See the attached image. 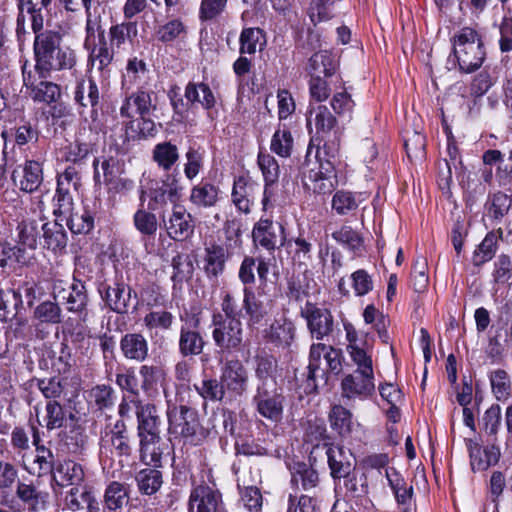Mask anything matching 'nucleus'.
I'll return each instance as SVG.
<instances>
[{
    "mask_svg": "<svg viewBox=\"0 0 512 512\" xmlns=\"http://www.w3.org/2000/svg\"><path fill=\"white\" fill-rule=\"evenodd\" d=\"M34 69L39 78L47 79L52 72L70 70L76 64V54L59 31L46 30L33 42Z\"/></svg>",
    "mask_w": 512,
    "mask_h": 512,
    "instance_id": "1",
    "label": "nucleus"
},
{
    "mask_svg": "<svg viewBox=\"0 0 512 512\" xmlns=\"http://www.w3.org/2000/svg\"><path fill=\"white\" fill-rule=\"evenodd\" d=\"M452 51L449 59L457 64L462 73L477 71L484 63L486 51L482 36L473 27L464 26L450 38Z\"/></svg>",
    "mask_w": 512,
    "mask_h": 512,
    "instance_id": "2",
    "label": "nucleus"
},
{
    "mask_svg": "<svg viewBox=\"0 0 512 512\" xmlns=\"http://www.w3.org/2000/svg\"><path fill=\"white\" fill-rule=\"evenodd\" d=\"M167 419L169 434L181 438L185 444L198 446L209 436V430L200 424L197 412L186 405L168 406Z\"/></svg>",
    "mask_w": 512,
    "mask_h": 512,
    "instance_id": "3",
    "label": "nucleus"
},
{
    "mask_svg": "<svg viewBox=\"0 0 512 512\" xmlns=\"http://www.w3.org/2000/svg\"><path fill=\"white\" fill-rule=\"evenodd\" d=\"M212 339L223 352L239 350L243 342L241 319H226L220 312L212 315Z\"/></svg>",
    "mask_w": 512,
    "mask_h": 512,
    "instance_id": "4",
    "label": "nucleus"
},
{
    "mask_svg": "<svg viewBox=\"0 0 512 512\" xmlns=\"http://www.w3.org/2000/svg\"><path fill=\"white\" fill-rule=\"evenodd\" d=\"M299 314L305 320L312 339L323 341L332 335L335 321L328 308L306 301L305 305L300 308Z\"/></svg>",
    "mask_w": 512,
    "mask_h": 512,
    "instance_id": "5",
    "label": "nucleus"
},
{
    "mask_svg": "<svg viewBox=\"0 0 512 512\" xmlns=\"http://www.w3.org/2000/svg\"><path fill=\"white\" fill-rule=\"evenodd\" d=\"M53 297L68 312L76 314L82 321L86 320L89 298L82 281L74 279L68 288L62 287V282L54 284Z\"/></svg>",
    "mask_w": 512,
    "mask_h": 512,
    "instance_id": "6",
    "label": "nucleus"
},
{
    "mask_svg": "<svg viewBox=\"0 0 512 512\" xmlns=\"http://www.w3.org/2000/svg\"><path fill=\"white\" fill-rule=\"evenodd\" d=\"M374 392V375L353 372L346 374L340 383L341 400L348 407H353L357 401L369 399Z\"/></svg>",
    "mask_w": 512,
    "mask_h": 512,
    "instance_id": "7",
    "label": "nucleus"
},
{
    "mask_svg": "<svg viewBox=\"0 0 512 512\" xmlns=\"http://www.w3.org/2000/svg\"><path fill=\"white\" fill-rule=\"evenodd\" d=\"M95 183H104L110 191L120 193L130 190L134 182L119 176V163L113 157L95 158L93 161Z\"/></svg>",
    "mask_w": 512,
    "mask_h": 512,
    "instance_id": "8",
    "label": "nucleus"
},
{
    "mask_svg": "<svg viewBox=\"0 0 512 512\" xmlns=\"http://www.w3.org/2000/svg\"><path fill=\"white\" fill-rule=\"evenodd\" d=\"M220 379L229 401L241 397L247 390L248 371L238 359L229 360L224 364Z\"/></svg>",
    "mask_w": 512,
    "mask_h": 512,
    "instance_id": "9",
    "label": "nucleus"
},
{
    "mask_svg": "<svg viewBox=\"0 0 512 512\" xmlns=\"http://www.w3.org/2000/svg\"><path fill=\"white\" fill-rule=\"evenodd\" d=\"M303 182L305 187L314 193H331L338 185L335 167L330 162L320 160L317 167L303 172Z\"/></svg>",
    "mask_w": 512,
    "mask_h": 512,
    "instance_id": "10",
    "label": "nucleus"
},
{
    "mask_svg": "<svg viewBox=\"0 0 512 512\" xmlns=\"http://www.w3.org/2000/svg\"><path fill=\"white\" fill-rule=\"evenodd\" d=\"M259 192L260 185L257 182L249 176L241 175L234 179L231 201L239 212L249 214Z\"/></svg>",
    "mask_w": 512,
    "mask_h": 512,
    "instance_id": "11",
    "label": "nucleus"
},
{
    "mask_svg": "<svg viewBox=\"0 0 512 512\" xmlns=\"http://www.w3.org/2000/svg\"><path fill=\"white\" fill-rule=\"evenodd\" d=\"M154 92L138 88L126 96L120 107V115L123 118L133 119L135 115L149 116L156 110L153 100Z\"/></svg>",
    "mask_w": 512,
    "mask_h": 512,
    "instance_id": "12",
    "label": "nucleus"
},
{
    "mask_svg": "<svg viewBox=\"0 0 512 512\" xmlns=\"http://www.w3.org/2000/svg\"><path fill=\"white\" fill-rule=\"evenodd\" d=\"M253 241L266 250H275L285 241L284 227L269 219H260L253 227Z\"/></svg>",
    "mask_w": 512,
    "mask_h": 512,
    "instance_id": "13",
    "label": "nucleus"
},
{
    "mask_svg": "<svg viewBox=\"0 0 512 512\" xmlns=\"http://www.w3.org/2000/svg\"><path fill=\"white\" fill-rule=\"evenodd\" d=\"M136 406L137 436L138 438H159L161 432V418L155 405L132 400Z\"/></svg>",
    "mask_w": 512,
    "mask_h": 512,
    "instance_id": "14",
    "label": "nucleus"
},
{
    "mask_svg": "<svg viewBox=\"0 0 512 512\" xmlns=\"http://www.w3.org/2000/svg\"><path fill=\"white\" fill-rule=\"evenodd\" d=\"M200 325L198 315H192L185 325L181 326L179 336V352L182 356H197L203 352L205 341L202 335L196 331Z\"/></svg>",
    "mask_w": 512,
    "mask_h": 512,
    "instance_id": "15",
    "label": "nucleus"
},
{
    "mask_svg": "<svg viewBox=\"0 0 512 512\" xmlns=\"http://www.w3.org/2000/svg\"><path fill=\"white\" fill-rule=\"evenodd\" d=\"M223 504L221 493L213 487L200 484L195 486L189 497V511L218 512Z\"/></svg>",
    "mask_w": 512,
    "mask_h": 512,
    "instance_id": "16",
    "label": "nucleus"
},
{
    "mask_svg": "<svg viewBox=\"0 0 512 512\" xmlns=\"http://www.w3.org/2000/svg\"><path fill=\"white\" fill-rule=\"evenodd\" d=\"M263 385H265V382H263ZM253 401L261 416L274 422L282 418L284 397L276 390L269 391L264 386H259Z\"/></svg>",
    "mask_w": 512,
    "mask_h": 512,
    "instance_id": "17",
    "label": "nucleus"
},
{
    "mask_svg": "<svg viewBox=\"0 0 512 512\" xmlns=\"http://www.w3.org/2000/svg\"><path fill=\"white\" fill-rule=\"evenodd\" d=\"M330 349V345H326L324 343H313L310 346L309 351V364L307 366V372L303 374L305 379L301 386L304 389V392L307 394L313 393L317 390L318 379H323L325 376V371L320 367L322 356L325 357L326 352Z\"/></svg>",
    "mask_w": 512,
    "mask_h": 512,
    "instance_id": "18",
    "label": "nucleus"
},
{
    "mask_svg": "<svg viewBox=\"0 0 512 512\" xmlns=\"http://www.w3.org/2000/svg\"><path fill=\"white\" fill-rule=\"evenodd\" d=\"M12 178L21 191L33 193L43 182L42 164L35 160H26L13 171Z\"/></svg>",
    "mask_w": 512,
    "mask_h": 512,
    "instance_id": "19",
    "label": "nucleus"
},
{
    "mask_svg": "<svg viewBox=\"0 0 512 512\" xmlns=\"http://www.w3.org/2000/svg\"><path fill=\"white\" fill-rule=\"evenodd\" d=\"M88 52V66L96 69L103 80L110 78L114 60V48L109 47L107 39L85 48Z\"/></svg>",
    "mask_w": 512,
    "mask_h": 512,
    "instance_id": "20",
    "label": "nucleus"
},
{
    "mask_svg": "<svg viewBox=\"0 0 512 512\" xmlns=\"http://www.w3.org/2000/svg\"><path fill=\"white\" fill-rule=\"evenodd\" d=\"M194 228L195 224L191 214L183 206L174 205L166 225L169 237L177 241L186 240L193 235Z\"/></svg>",
    "mask_w": 512,
    "mask_h": 512,
    "instance_id": "21",
    "label": "nucleus"
},
{
    "mask_svg": "<svg viewBox=\"0 0 512 512\" xmlns=\"http://www.w3.org/2000/svg\"><path fill=\"white\" fill-rule=\"evenodd\" d=\"M131 292V288L122 281H115L112 285H106L100 289L107 307L118 314L128 312Z\"/></svg>",
    "mask_w": 512,
    "mask_h": 512,
    "instance_id": "22",
    "label": "nucleus"
},
{
    "mask_svg": "<svg viewBox=\"0 0 512 512\" xmlns=\"http://www.w3.org/2000/svg\"><path fill=\"white\" fill-rule=\"evenodd\" d=\"M229 258L227 249L222 245L212 243L204 248L202 269L209 279H217L223 274Z\"/></svg>",
    "mask_w": 512,
    "mask_h": 512,
    "instance_id": "23",
    "label": "nucleus"
},
{
    "mask_svg": "<svg viewBox=\"0 0 512 512\" xmlns=\"http://www.w3.org/2000/svg\"><path fill=\"white\" fill-rule=\"evenodd\" d=\"M266 338L278 348L289 349L296 338V325L286 317L276 319L267 330Z\"/></svg>",
    "mask_w": 512,
    "mask_h": 512,
    "instance_id": "24",
    "label": "nucleus"
},
{
    "mask_svg": "<svg viewBox=\"0 0 512 512\" xmlns=\"http://www.w3.org/2000/svg\"><path fill=\"white\" fill-rule=\"evenodd\" d=\"M75 102L82 108L91 107V119L94 121L98 116L97 107L100 101V93L96 81L89 77L77 82L74 92Z\"/></svg>",
    "mask_w": 512,
    "mask_h": 512,
    "instance_id": "25",
    "label": "nucleus"
},
{
    "mask_svg": "<svg viewBox=\"0 0 512 512\" xmlns=\"http://www.w3.org/2000/svg\"><path fill=\"white\" fill-rule=\"evenodd\" d=\"M291 486L295 491H313L320 482L318 472L309 464L296 462L290 468Z\"/></svg>",
    "mask_w": 512,
    "mask_h": 512,
    "instance_id": "26",
    "label": "nucleus"
},
{
    "mask_svg": "<svg viewBox=\"0 0 512 512\" xmlns=\"http://www.w3.org/2000/svg\"><path fill=\"white\" fill-rule=\"evenodd\" d=\"M120 350L124 358L140 363L148 357L149 345L141 333H126L120 340Z\"/></svg>",
    "mask_w": 512,
    "mask_h": 512,
    "instance_id": "27",
    "label": "nucleus"
},
{
    "mask_svg": "<svg viewBox=\"0 0 512 512\" xmlns=\"http://www.w3.org/2000/svg\"><path fill=\"white\" fill-rule=\"evenodd\" d=\"M23 307L22 295L14 289L0 290V321H16L19 325L25 320L19 316Z\"/></svg>",
    "mask_w": 512,
    "mask_h": 512,
    "instance_id": "28",
    "label": "nucleus"
},
{
    "mask_svg": "<svg viewBox=\"0 0 512 512\" xmlns=\"http://www.w3.org/2000/svg\"><path fill=\"white\" fill-rule=\"evenodd\" d=\"M52 473L54 480L60 486H79L85 479L82 465L73 460L59 462Z\"/></svg>",
    "mask_w": 512,
    "mask_h": 512,
    "instance_id": "29",
    "label": "nucleus"
},
{
    "mask_svg": "<svg viewBox=\"0 0 512 512\" xmlns=\"http://www.w3.org/2000/svg\"><path fill=\"white\" fill-rule=\"evenodd\" d=\"M469 455L471 460V467L473 471H485L490 466L496 465L500 459V448L491 444L481 450L478 444H469Z\"/></svg>",
    "mask_w": 512,
    "mask_h": 512,
    "instance_id": "30",
    "label": "nucleus"
},
{
    "mask_svg": "<svg viewBox=\"0 0 512 512\" xmlns=\"http://www.w3.org/2000/svg\"><path fill=\"white\" fill-rule=\"evenodd\" d=\"M107 436L118 457L129 458L132 455L133 445L127 425L123 420H117Z\"/></svg>",
    "mask_w": 512,
    "mask_h": 512,
    "instance_id": "31",
    "label": "nucleus"
},
{
    "mask_svg": "<svg viewBox=\"0 0 512 512\" xmlns=\"http://www.w3.org/2000/svg\"><path fill=\"white\" fill-rule=\"evenodd\" d=\"M220 189L208 181H201L193 186L190 192V202L199 208L214 207L219 201Z\"/></svg>",
    "mask_w": 512,
    "mask_h": 512,
    "instance_id": "32",
    "label": "nucleus"
},
{
    "mask_svg": "<svg viewBox=\"0 0 512 512\" xmlns=\"http://www.w3.org/2000/svg\"><path fill=\"white\" fill-rule=\"evenodd\" d=\"M139 439V459L140 461L151 467L162 466V439L161 437L138 438Z\"/></svg>",
    "mask_w": 512,
    "mask_h": 512,
    "instance_id": "33",
    "label": "nucleus"
},
{
    "mask_svg": "<svg viewBox=\"0 0 512 512\" xmlns=\"http://www.w3.org/2000/svg\"><path fill=\"white\" fill-rule=\"evenodd\" d=\"M43 231L44 247L54 253L63 251L67 246V233L58 219L54 222H47L41 226Z\"/></svg>",
    "mask_w": 512,
    "mask_h": 512,
    "instance_id": "34",
    "label": "nucleus"
},
{
    "mask_svg": "<svg viewBox=\"0 0 512 512\" xmlns=\"http://www.w3.org/2000/svg\"><path fill=\"white\" fill-rule=\"evenodd\" d=\"M347 407L343 402L334 404L328 414L330 427L341 437L349 436L353 429V415Z\"/></svg>",
    "mask_w": 512,
    "mask_h": 512,
    "instance_id": "35",
    "label": "nucleus"
},
{
    "mask_svg": "<svg viewBox=\"0 0 512 512\" xmlns=\"http://www.w3.org/2000/svg\"><path fill=\"white\" fill-rule=\"evenodd\" d=\"M258 165L262 171L264 181H265V189L263 192L262 204L264 208L267 205V202L270 197V187L277 183L280 175L279 164L276 159L270 154L259 153L258 155Z\"/></svg>",
    "mask_w": 512,
    "mask_h": 512,
    "instance_id": "36",
    "label": "nucleus"
},
{
    "mask_svg": "<svg viewBox=\"0 0 512 512\" xmlns=\"http://www.w3.org/2000/svg\"><path fill=\"white\" fill-rule=\"evenodd\" d=\"M130 501V487L126 483L111 481L103 494V505L124 510Z\"/></svg>",
    "mask_w": 512,
    "mask_h": 512,
    "instance_id": "37",
    "label": "nucleus"
},
{
    "mask_svg": "<svg viewBox=\"0 0 512 512\" xmlns=\"http://www.w3.org/2000/svg\"><path fill=\"white\" fill-rule=\"evenodd\" d=\"M135 482L140 494L154 495L163 484L162 472L155 467L141 469L135 475Z\"/></svg>",
    "mask_w": 512,
    "mask_h": 512,
    "instance_id": "38",
    "label": "nucleus"
},
{
    "mask_svg": "<svg viewBox=\"0 0 512 512\" xmlns=\"http://www.w3.org/2000/svg\"><path fill=\"white\" fill-rule=\"evenodd\" d=\"M326 455L331 475L335 479L347 477L352 471V464L346 456L342 447L330 445L327 447Z\"/></svg>",
    "mask_w": 512,
    "mask_h": 512,
    "instance_id": "39",
    "label": "nucleus"
},
{
    "mask_svg": "<svg viewBox=\"0 0 512 512\" xmlns=\"http://www.w3.org/2000/svg\"><path fill=\"white\" fill-rule=\"evenodd\" d=\"M185 98L191 105L198 103L206 110L212 109L216 103L212 90L203 82L188 83L185 88Z\"/></svg>",
    "mask_w": 512,
    "mask_h": 512,
    "instance_id": "40",
    "label": "nucleus"
},
{
    "mask_svg": "<svg viewBox=\"0 0 512 512\" xmlns=\"http://www.w3.org/2000/svg\"><path fill=\"white\" fill-rule=\"evenodd\" d=\"M138 36V23L136 21H124L112 25L109 29L111 45L117 49L121 48L126 41L133 43Z\"/></svg>",
    "mask_w": 512,
    "mask_h": 512,
    "instance_id": "41",
    "label": "nucleus"
},
{
    "mask_svg": "<svg viewBox=\"0 0 512 512\" xmlns=\"http://www.w3.org/2000/svg\"><path fill=\"white\" fill-rule=\"evenodd\" d=\"M152 159L158 167L169 171L179 160L178 147L169 141L158 143L152 150Z\"/></svg>",
    "mask_w": 512,
    "mask_h": 512,
    "instance_id": "42",
    "label": "nucleus"
},
{
    "mask_svg": "<svg viewBox=\"0 0 512 512\" xmlns=\"http://www.w3.org/2000/svg\"><path fill=\"white\" fill-rule=\"evenodd\" d=\"M312 116L317 134H329L337 126L336 117L326 105H319L310 110V118L307 119L308 126L312 123Z\"/></svg>",
    "mask_w": 512,
    "mask_h": 512,
    "instance_id": "43",
    "label": "nucleus"
},
{
    "mask_svg": "<svg viewBox=\"0 0 512 512\" xmlns=\"http://www.w3.org/2000/svg\"><path fill=\"white\" fill-rule=\"evenodd\" d=\"M15 494L31 511L39 510L46 502V494L39 491L33 484L18 482Z\"/></svg>",
    "mask_w": 512,
    "mask_h": 512,
    "instance_id": "44",
    "label": "nucleus"
},
{
    "mask_svg": "<svg viewBox=\"0 0 512 512\" xmlns=\"http://www.w3.org/2000/svg\"><path fill=\"white\" fill-rule=\"evenodd\" d=\"M91 141H86L82 134L78 135L62 150V158L72 164L82 163L91 152Z\"/></svg>",
    "mask_w": 512,
    "mask_h": 512,
    "instance_id": "45",
    "label": "nucleus"
},
{
    "mask_svg": "<svg viewBox=\"0 0 512 512\" xmlns=\"http://www.w3.org/2000/svg\"><path fill=\"white\" fill-rule=\"evenodd\" d=\"M67 226L74 234H87L94 227V217L83 207L79 211H71L65 216Z\"/></svg>",
    "mask_w": 512,
    "mask_h": 512,
    "instance_id": "46",
    "label": "nucleus"
},
{
    "mask_svg": "<svg viewBox=\"0 0 512 512\" xmlns=\"http://www.w3.org/2000/svg\"><path fill=\"white\" fill-rule=\"evenodd\" d=\"M386 478L398 504L405 505L410 502L413 487L408 486L405 479L395 469L386 470Z\"/></svg>",
    "mask_w": 512,
    "mask_h": 512,
    "instance_id": "47",
    "label": "nucleus"
},
{
    "mask_svg": "<svg viewBox=\"0 0 512 512\" xmlns=\"http://www.w3.org/2000/svg\"><path fill=\"white\" fill-rule=\"evenodd\" d=\"M497 242V235L494 232H488L473 252V265L480 267L489 262L497 252Z\"/></svg>",
    "mask_w": 512,
    "mask_h": 512,
    "instance_id": "48",
    "label": "nucleus"
},
{
    "mask_svg": "<svg viewBox=\"0 0 512 512\" xmlns=\"http://www.w3.org/2000/svg\"><path fill=\"white\" fill-rule=\"evenodd\" d=\"M309 69L314 75L330 77L336 71V61L329 51L321 50L310 57Z\"/></svg>",
    "mask_w": 512,
    "mask_h": 512,
    "instance_id": "49",
    "label": "nucleus"
},
{
    "mask_svg": "<svg viewBox=\"0 0 512 512\" xmlns=\"http://www.w3.org/2000/svg\"><path fill=\"white\" fill-rule=\"evenodd\" d=\"M0 266L6 267L9 263H17L20 265H28L31 262L32 255L25 247L20 245H12L8 241L0 250Z\"/></svg>",
    "mask_w": 512,
    "mask_h": 512,
    "instance_id": "50",
    "label": "nucleus"
},
{
    "mask_svg": "<svg viewBox=\"0 0 512 512\" xmlns=\"http://www.w3.org/2000/svg\"><path fill=\"white\" fill-rule=\"evenodd\" d=\"M134 126L135 121L132 119H129V121L125 124L126 133L127 135H130L131 138H153L159 131L155 122L148 116H140V118L137 120V128Z\"/></svg>",
    "mask_w": 512,
    "mask_h": 512,
    "instance_id": "51",
    "label": "nucleus"
},
{
    "mask_svg": "<svg viewBox=\"0 0 512 512\" xmlns=\"http://www.w3.org/2000/svg\"><path fill=\"white\" fill-rule=\"evenodd\" d=\"M194 388L206 401L218 402L227 399V393L221 380L203 379L199 385L195 384Z\"/></svg>",
    "mask_w": 512,
    "mask_h": 512,
    "instance_id": "52",
    "label": "nucleus"
},
{
    "mask_svg": "<svg viewBox=\"0 0 512 512\" xmlns=\"http://www.w3.org/2000/svg\"><path fill=\"white\" fill-rule=\"evenodd\" d=\"M33 317L40 323L59 324L62 321V310L58 301H43L36 306Z\"/></svg>",
    "mask_w": 512,
    "mask_h": 512,
    "instance_id": "53",
    "label": "nucleus"
},
{
    "mask_svg": "<svg viewBox=\"0 0 512 512\" xmlns=\"http://www.w3.org/2000/svg\"><path fill=\"white\" fill-rule=\"evenodd\" d=\"M29 96L35 102L51 104L60 98L61 88L54 82L40 81L36 86H33Z\"/></svg>",
    "mask_w": 512,
    "mask_h": 512,
    "instance_id": "54",
    "label": "nucleus"
},
{
    "mask_svg": "<svg viewBox=\"0 0 512 512\" xmlns=\"http://www.w3.org/2000/svg\"><path fill=\"white\" fill-rule=\"evenodd\" d=\"M43 420L48 431L62 428L65 425L66 413L58 400H49L46 403Z\"/></svg>",
    "mask_w": 512,
    "mask_h": 512,
    "instance_id": "55",
    "label": "nucleus"
},
{
    "mask_svg": "<svg viewBox=\"0 0 512 512\" xmlns=\"http://www.w3.org/2000/svg\"><path fill=\"white\" fill-rule=\"evenodd\" d=\"M360 196L361 194H354L349 191L339 190L333 196L332 208L339 215H346L358 208L359 203L362 201Z\"/></svg>",
    "mask_w": 512,
    "mask_h": 512,
    "instance_id": "56",
    "label": "nucleus"
},
{
    "mask_svg": "<svg viewBox=\"0 0 512 512\" xmlns=\"http://www.w3.org/2000/svg\"><path fill=\"white\" fill-rule=\"evenodd\" d=\"M293 137L286 127L278 128L272 136L270 149L280 157L287 158L291 155Z\"/></svg>",
    "mask_w": 512,
    "mask_h": 512,
    "instance_id": "57",
    "label": "nucleus"
},
{
    "mask_svg": "<svg viewBox=\"0 0 512 512\" xmlns=\"http://www.w3.org/2000/svg\"><path fill=\"white\" fill-rule=\"evenodd\" d=\"M492 281L497 285L508 284L512 280V258L507 254H500L493 263L491 273Z\"/></svg>",
    "mask_w": 512,
    "mask_h": 512,
    "instance_id": "58",
    "label": "nucleus"
},
{
    "mask_svg": "<svg viewBox=\"0 0 512 512\" xmlns=\"http://www.w3.org/2000/svg\"><path fill=\"white\" fill-rule=\"evenodd\" d=\"M66 380L59 377L36 379V385L43 396L49 400H57L65 395Z\"/></svg>",
    "mask_w": 512,
    "mask_h": 512,
    "instance_id": "59",
    "label": "nucleus"
},
{
    "mask_svg": "<svg viewBox=\"0 0 512 512\" xmlns=\"http://www.w3.org/2000/svg\"><path fill=\"white\" fill-rule=\"evenodd\" d=\"M310 280L304 274L292 275L287 282V296L296 302L310 294Z\"/></svg>",
    "mask_w": 512,
    "mask_h": 512,
    "instance_id": "60",
    "label": "nucleus"
},
{
    "mask_svg": "<svg viewBox=\"0 0 512 512\" xmlns=\"http://www.w3.org/2000/svg\"><path fill=\"white\" fill-rule=\"evenodd\" d=\"M146 73L147 66L142 59H138L137 57L130 58L126 65V72L123 75V88L130 89L132 86L137 85V81Z\"/></svg>",
    "mask_w": 512,
    "mask_h": 512,
    "instance_id": "61",
    "label": "nucleus"
},
{
    "mask_svg": "<svg viewBox=\"0 0 512 512\" xmlns=\"http://www.w3.org/2000/svg\"><path fill=\"white\" fill-rule=\"evenodd\" d=\"M186 35V27L179 19H172L156 30V37L163 43H169Z\"/></svg>",
    "mask_w": 512,
    "mask_h": 512,
    "instance_id": "62",
    "label": "nucleus"
},
{
    "mask_svg": "<svg viewBox=\"0 0 512 512\" xmlns=\"http://www.w3.org/2000/svg\"><path fill=\"white\" fill-rule=\"evenodd\" d=\"M492 392L498 400L506 399L510 394L511 382L508 373L497 369L490 374Z\"/></svg>",
    "mask_w": 512,
    "mask_h": 512,
    "instance_id": "63",
    "label": "nucleus"
},
{
    "mask_svg": "<svg viewBox=\"0 0 512 512\" xmlns=\"http://www.w3.org/2000/svg\"><path fill=\"white\" fill-rule=\"evenodd\" d=\"M241 501L249 512H261L263 496L261 490L253 485L245 486L240 490Z\"/></svg>",
    "mask_w": 512,
    "mask_h": 512,
    "instance_id": "64",
    "label": "nucleus"
}]
</instances>
